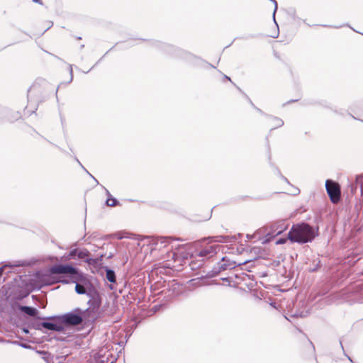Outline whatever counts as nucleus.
Returning <instances> with one entry per match:
<instances>
[{
	"mask_svg": "<svg viewBox=\"0 0 363 363\" xmlns=\"http://www.w3.org/2000/svg\"><path fill=\"white\" fill-rule=\"evenodd\" d=\"M284 229H281V230H279L277 233V235H279L281 234L282 232H283Z\"/></svg>",
	"mask_w": 363,
	"mask_h": 363,
	"instance_id": "17",
	"label": "nucleus"
},
{
	"mask_svg": "<svg viewBox=\"0 0 363 363\" xmlns=\"http://www.w3.org/2000/svg\"><path fill=\"white\" fill-rule=\"evenodd\" d=\"M64 322L71 325H77L82 323V318L77 314L68 313L63 317Z\"/></svg>",
	"mask_w": 363,
	"mask_h": 363,
	"instance_id": "5",
	"label": "nucleus"
},
{
	"mask_svg": "<svg viewBox=\"0 0 363 363\" xmlns=\"http://www.w3.org/2000/svg\"><path fill=\"white\" fill-rule=\"evenodd\" d=\"M45 281L46 282V284H52L54 283L60 282V280L54 279L52 281H49V280H46V279H45ZM60 282L64 283V284H68V281H67V280H62V281H60Z\"/></svg>",
	"mask_w": 363,
	"mask_h": 363,
	"instance_id": "13",
	"label": "nucleus"
},
{
	"mask_svg": "<svg viewBox=\"0 0 363 363\" xmlns=\"http://www.w3.org/2000/svg\"><path fill=\"white\" fill-rule=\"evenodd\" d=\"M74 252H75V251H72V252H71V255H73L74 254Z\"/></svg>",
	"mask_w": 363,
	"mask_h": 363,
	"instance_id": "20",
	"label": "nucleus"
},
{
	"mask_svg": "<svg viewBox=\"0 0 363 363\" xmlns=\"http://www.w3.org/2000/svg\"><path fill=\"white\" fill-rule=\"evenodd\" d=\"M34 2L37 3V4H43V1L42 0H33Z\"/></svg>",
	"mask_w": 363,
	"mask_h": 363,
	"instance_id": "16",
	"label": "nucleus"
},
{
	"mask_svg": "<svg viewBox=\"0 0 363 363\" xmlns=\"http://www.w3.org/2000/svg\"><path fill=\"white\" fill-rule=\"evenodd\" d=\"M42 325L43 328L50 330L60 331L62 329L61 325L52 323L44 322L42 323Z\"/></svg>",
	"mask_w": 363,
	"mask_h": 363,
	"instance_id": "7",
	"label": "nucleus"
},
{
	"mask_svg": "<svg viewBox=\"0 0 363 363\" xmlns=\"http://www.w3.org/2000/svg\"><path fill=\"white\" fill-rule=\"evenodd\" d=\"M226 78H227L229 81H230V77H226Z\"/></svg>",
	"mask_w": 363,
	"mask_h": 363,
	"instance_id": "21",
	"label": "nucleus"
},
{
	"mask_svg": "<svg viewBox=\"0 0 363 363\" xmlns=\"http://www.w3.org/2000/svg\"><path fill=\"white\" fill-rule=\"evenodd\" d=\"M271 125L272 126V123H274V125L277 127H280L284 124V122L280 118H278L277 117L272 118L270 119Z\"/></svg>",
	"mask_w": 363,
	"mask_h": 363,
	"instance_id": "10",
	"label": "nucleus"
},
{
	"mask_svg": "<svg viewBox=\"0 0 363 363\" xmlns=\"http://www.w3.org/2000/svg\"><path fill=\"white\" fill-rule=\"evenodd\" d=\"M286 238H280L278 240H277L276 244L277 245L284 244V243H286Z\"/></svg>",
	"mask_w": 363,
	"mask_h": 363,
	"instance_id": "14",
	"label": "nucleus"
},
{
	"mask_svg": "<svg viewBox=\"0 0 363 363\" xmlns=\"http://www.w3.org/2000/svg\"><path fill=\"white\" fill-rule=\"evenodd\" d=\"M218 245H206L196 255L201 257H211L217 252Z\"/></svg>",
	"mask_w": 363,
	"mask_h": 363,
	"instance_id": "4",
	"label": "nucleus"
},
{
	"mask_svg": "<svg viewBox=\"0 0 363 363\" xmlns=\"http://www.w3.org/2000/svg\"><path fill=\"white\" fill-rule=\"evenodd\" d=\"M20 311L28 314L30 316H35L38 311L35 308L29 307V306H20Z\"/></svg>",
	"mask_w": 363,
	"mask_h": 363,
	"instance_id": "6",
	"label": "nucleus"
},
{
	"mask_svg": "<svg viewBox=\"0 0 363 363\" xmlns=\"http://www.w3.org/2000/svg\"><path fill=\"white\" fill-rule=\"evenodd\" d=\"M267 233V228L263 227L257 230L253 235V237L259 238L260 235Z\"/></svg>",
	"mask_w": 363,
	"mask_h": 363,
	"instance_id": "12",
	"label": "nucleus"
},
{
	"mask_svg": "<svg viewBox=\"0 0 363 363\" xmlns=\"http://www.w3.org/2000/svg\"><path fill=\"white\" fill-rule=\"evenodd\" d=\"M106 279H108V281H109L111 283H115L116 281L115 272L113 270L108 269H106Z\"/></svg>",
	"mask_w": 363,
	"mask_h": 363,
	"instance_id": "8",
	"label": "nucleus"
},
{
	"mask_svg": "<svg viewBox=\"0 0 363 363\" xmlns=\"http://www.w3.org/2000/svg\"><path fill=\"white\" fill-rule=\"evenodd\" d=\"M75 291L79 294H84L86 293V289L84 286L79 284H76Z\"/></svg>",
	"mask_w": 363,
	"mask_h": 363,
	"instance_id": "11",
	"label": "nucleus"
},
{
	"mask_svg": "<svg viewBox=\"0 0 363 363\" xmlns=\"http://www.w3.org/2000/svg\"><path fill=\"white\" fill-rule=\"evenodd\" d=\"M50 272L52 274H69L72 275H77V277L74 280H72L73 282L80 281L82 278V275L78 273V271L76 268L68 264H57L52 266L50 268Z\"/></svg>",
	"mask_w": 363,
	"mask_h": 363,
	"instance_id": "3",
	"label": "nucleus"
},
{
	"mask_svg": "<svg viewBox=\"0 0 363 363\" xmlns=\"http://www.w3.org/2000/svg\"><path fill=\"white\" fill-rule=\"evenodd\" d=\"M315 238L313 228L306 223L294 225L288 233L292 242L306 243Z\"/></svg>",
	"mask_w": 363,
	"mask_h": 363,
	"instance_id": "1",
	"label": "nucleus"
},
{
	"mask_svg": "<svg viewBox=\"0 0 363 363\" xmlns=\"http://www.w3.org/2000/svg\"><path fill=\"white\" fill-rule=\"evenodd\" d=\"M106 203L108 206H110V207H114L118 205V201L113 197H112L111 196H110L106 201Z\"/></svg>",
	"mask_w": 363,
	"mask_h": 363,
	"instance_id": "9",
	"label": "nucleus"
},
{
	"mask_svg": "<svg viewBox=\"0 0 363 363\" xmlns=\"http://www.w3.org/2000/svg\"><path fill=\"white\" fill-rule=\"evenodd\" d=\"M87 255V254L84 252H79L78 254H77V256L79 257V258H84Z\"/></svg>",
	"mask_w": 363,
	"mask_h": 363,
	"instance_id": "15",
	"label": "nucleus"
},
{
	"mask_svg": "<svg viewBox=\"0 0 363 363\" xmlns=\"http://www.w3.org/2000/svg\"><path fill=\"white\" fill-rule=\"evenodd\" d=\"M325 189L330 201L334 204L338 203L341 199L340 185L335 181L327 179L325 182Z\"/></svg>",
	"mask_w": 363,
	"mask_h": 363,
	"instance_id": "2",
	"label": "nucleus"
},
{
	"mask_svg": "<svg viewBox=\"0 0 363 363\" xmlns=\"http://www.w3.org/2000/svg\"><path fill=\"white\" fill-rule=\"evenodd\" d=\"M218 242H224L225 240H218Z\"/></svg>",
	"mask_w": 363,
	"mask_h": 363,
	"instance_id": "19",
	"label": "nucleus"
},
{
	"mask_svg": "<svg viewBox=\"0 0 363 363\" xmlns=\"http://www.w3.org/2000/svg\"><path fill=\"white\" fill-rule=\"evenodd\" d=\"M275 56L278 58V59H280V57L279 55H278V54L275 52L274 53Z\"/></svg>",
	"mask_w": 363,
	"mask_h": 363,
	"instance_id": "18",
	"label": "nucleus"
}]
</instances>
